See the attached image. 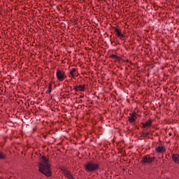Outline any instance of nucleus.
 <instances>
[{
    "label": "nucleus",
    "mask_w": 179,
    "mask_h": 179,
    "mask_svg": "<svg viewBox=\"0 0 179 179\" xmlns=\"http://www.w3.org/2000/svg\"><path fill=\"white\" fill-rule=\"evenodd\" d=\"M56 78L59 82H64V80H65L68 76L65 75V71H64V70L57 69L56 72Z\"/></svg>",
    "instance_id": "4"
},
{
    "label": "nucleus",
    "mask_w": 179,
    "mask_h": 179,
    "mask_svg": "<svg viewBox=\"0 0 179 179\" xmlns=\"http://www.w3.org/2000/svg\"><path fill=\"white\" fill-rule=\"evenodd\" d=\"M84 169L87 173H93V171H96L100 169V164L90 161L84 164Z\"/></svg>",
    "instance_id": "2"
},
{
    "label": "nucleus",
    "mask_w": 179,
    "mask_h": 179,
    "mask_svg": "<svg viewBox=\"0 0 179 179\" xmlns=\"http://www.w3.org/2000/svg\"><path fill=\"white\" fill-rule=\"evenodd\" d=\"M6 159V155L3 152L0 151V160H5Z\"/></svg>",
    "instance_id": "15"
},
{
    "label": "nucleus",
    "mask_w": 179,
    "mask_h": 179,
    "mask_svg": "<svg viewBox=\"0 0 179 179\" xmlns=\"http://www.w3.org/2000/svg\"><path fill=\"white\" fill-rule=\"evenodd\" d=\"M155 152L157 153H164L166 152V147L160 143V145L156 147Z\"/></svg>",
    "instance_id": "9"
},
{
    "label": "nucleus",
    "mask_w": 179,
    "mask_h": 179,
    "mask_svg": "<svg viewBox=\"0 0 179 179\" xmlns=\"http://www.w3.org/2000/svg\"><path fill=\"white\" fill-rule=\"evenodd\" d=\"M125 62H129V59L125 60Z\"/></svg>",
    "instance_id": "20"
},
{
    "label": "nucleus",
    "mask_w": 179,
    "mask_h": 179,
    "mask_svg": "<svg viewBox=\"0 0 179 179\" xmlns=\"http://www.w3.org/2000/svg\"><path fill=\"white\" fill-rule=\"evenodd\" d=\"M135 114V113H130V116H128V122H130V124H134V122H136L138 117Z\"/></svg>",
    "instance_id": "8"
},
{
    "label": "nucleus",
    "mask_w": 179,
    "mask_h": 179,
    "mask_svg": "<svg viewBox=\"0 0 179 179\" xmlns=\"http://www.w3.org/2000/svg\"><path fill=\"white\" fill-rule=\"evenodd\" d=\"M117 55H111L109 56V58H112V59H115L117 58Z\"/></svg>",
    "instance_id": "17"
},
{
    "label": "nucleus",
    "mask_w": 179,
    "mask_h": 179,
    "mask_svg": "<svg viewBox=\"0 0 179 179\" xmlns=\"http://www.w3.org/2000/svg\"><path fill=\"white\" fill-rule=\"evenodd\" d=\"M73 90H75V92H86V85L83 84V85L74 86Z\"/></svg>",
    "instance_id": "7"
},
{
    "label": "nucleus",
    "mask_w": 179,
    "mask_h": 179,
    "mask_svg": "<svg viewBox=\"0 0 179 179\" xmlns=\"http://www.w3.org/2000/svg\"><path fill=\"white\" fill-rule=\"evenodd\" d=\"M96 6L99 8V5H96Z\"/></svg>",
    "instance_id": "23"
},
{
    "label": "nucleus",
    "mask_w": 179,
    "mask_h": 179,
    "mask_svg": "<svg viewBox=\"0 0 179 179\" xmlns=\"http://www.w3.org/2000/svg\"><path fill=\"white\" fill-rule=\"evenodd\" d=\"M69 76L72 78V79H75V78L79 76V71L78 69L73 68L70 71Z\"/></svg>",
    "instance_id": "6"
},
{
    "label": "nucleus",
    "mask_w": 179,
    "mask_h": 179,
    "mask_svg": "<svg viewBox=\"0 0 179 179\" xmlns=\"http://www.w3.org/2000/svg\"><path fill=\"white\" fill-rule=\"evenodd\" d=\"M169 135H171V134H169Z\"/></svg>",
    "instance_id": "24"
},
{
    "label": "nucleus",
    "mask_w": 179,
    "mask_h": 179,
    "mask_svg": "<svg viewBox=\"0 0 179 179\" xmlns=\"http://www.w3.org/2000/svg\"><path fill=\"white\" fill-rule=\"evenodd\" d=\"M38 172L45 176V177H52L51 165L50 160L47 157L43 155L41 157V162H38Z\"/></svg>",
    "instance_id": "1"
},
{
    "label": "nucleus",
    "mask_w": 179,
    "mask_h": 179,
    "mask_svg": "<svg viewBox=\"0 0 179 179\" xmlns=\"http://www.w3.org/2000/svg\"><path fill=\"white\" fill-rule=\"evenodd\" d=\"M129 64H132V62H129Z\"/></svg>",
    "instance_id": "22"
},
{
    "label": "nucleus",
    "mask_w": 179,
    "mask_h": 179,
    "mask_svg": "<svg viewBox=\"0 0 179 179\" xmlns=\"http://www.w3.org/2000/svg\"><path fill=\"white\" fill-rule=\"evenodd\" d=\"M114 33L117 38L120 40L124 41L126 38V36L122 34V30L120 28H117L116 27H113Z\"/></svg>",
    "instance_id": "5"
},
{
    "label": "nucleus",
    "mask_w": 179,
    "mask_h": 179,
    "mask_svg": "<svg viewBox=\"0 0 179 179\" xmlns=\"http://www.w3.org/2000/svg\"><path fill=\"white\" fill-rule=\"evenodd\" d=\"M117 61H119V62H122V57H119V59H117Z\"/></svg>",
    "instance_id": "18"
},
{
    "label": "nucleus",
    "mask_w": 179,
    "mask_h": 179,
    "mask_svg": "<svg viewBox=\"0 0 179 179\" xmlns=\"http://www.w3.org/2000/svg\"><path fill=\"white\" fill-rule=\"evenodd\" d=\"M122 62H125V59H122Z\"/></svg>",
    "instance_id": "21"
},
{
    "label": "nucleus",
    "mask_w": 179,
    "mask_h": 179,
    "mask_svg": "<svg viewBox=\"0 0 179 179\" xmlns=\"http://www.w3.org/2000/svg\"><path fill=\"white\" fill-rule=\"evenodd\" d=\"M60 170H61V171H63V172H64V176H65V173H66V171H69L68 170H66V169H65V167H62V168H60Z\"/></svg>",
    "instance_id": "16"
},
{
    "label": "nucleus",
    "mask_w": 179,
    "mask_h": 179,
    "mask_svg": "<svg viewBox=\"0 0 179 179\" xmlns=\"http://www.w3.org/2000/svg\"><path fill=\"white\" fill-rule=\"evenodd\" d=\"M172 160H173L174 163L179 165V154L172 155Z\"/></svg>",
    "instance_id": "11"
},
{
    "label": "nucleus",
    "mask_w": 179,
    "mask_h": 179,
    "mask_svg": "<svg viewBox=\"0 0 179 179\" xmlns=\"http://www.w3.org/2000/svg\"><path fill=\"white\" fill-rule=\"evenodd\" d=\"M142 124V128H149L152 127V124H153V120L152 119H148L145 123H141Z\"/></svg>",
    "instance_id": "10"
},
{
    "label": "nucleus",
    "mask_w": 179,
    "mask_h": 179,
    "mask_svg": "<svg viewBox=\"0 0 179 179\" xmlns=\"http://www.w3.org/2000/svg\"><path fill=\"white\" fill-rule=\"evenodd\" d=\"M52 92V82L49 83L48 90L46 91L47 94H50Z\"/></svg>",
    "instance_id": "14"
},
{
    "label": "nucleus",
    "mask_w": 179,
    "mask_h": 179,
    "mask_svg": "<svg viewBox=\"0 0 179 179\" xmlns=\"http://www.w3.org/2000/svg\"><path fill=\"white\" fill-rule=\"evenodd\" d=\"M150 132H141V138H146V139H150Z\"/></svg>",
    "instance_id": "12"
},
{
    "label": "nucleus",
    "mask_w": 179,
    "mask_h": 179,
    "mask_svg": "<svg viewBox=\"0 0 179 179\" xmlns=\"http://www.w3.org/2000/svg\"><path fill=\"white\" fill-rule=\"evenodd\" d=\"M155 160H156V157H155L153 155L150 154V155H144L141 158V164H152V163H153V162H155Z\"/></svg>",
    "instance_id": "3"
},
{
    "label": "nucleus",
    "mask_w": 179,
    "mask_h": 179,
    "mask_svg": "<svg viewBox=\"0 0 179 179\" xmlns=\"http://www.w3.org/2000/svg\"><path fill=\"white\" fill-rule=\"evenodd\" d=\"M116 61H118V59H120V57L117 56V57L115 58Z\"/></svg>",
    "instance_id": "19"
},
{
    "label": "nucleus",
    "mask_w": 179,
    "mask_h": 179,
    "mask_svg": "<svg viewBox=\"0 0 179 179\" xmlns=\"http://www.w3.org/2000/svg\"><path fill=\"white\" fill-rule=\"evenodd\" d=\"M64 177H66V178H68V179H75L73 178V175H72L71 171H66Z\"/></svg>",
    "instance_id": "13"
}]
</instances>
